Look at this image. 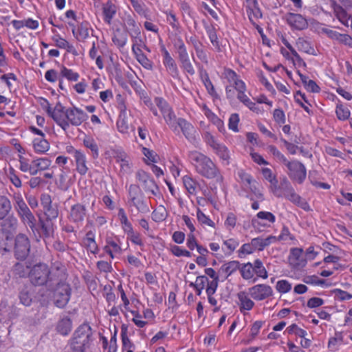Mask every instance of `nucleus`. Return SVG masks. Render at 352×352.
Instances as JSON below:
<instances>
[{
    "label": "nucleus",
    "mask_w": 352,
    "mask_h": 352,
    "mask_svg": "<svg viewBox=\"0 0 352 352\" xmlns=\"http://www.w3.org/2000/svg\"><path fill=\"white\" fill-rule=\"evenodd\" d=\"M43 101L47 104V113L65 131L70 125L78 126L88 118V115L77 107L66 108L61 103L58 102L55 107L52 109L46 99H43Z\"/></svg>",
    "instance_id": "obj_1"
},
{
    "label": "nucleus",
    "mask_w": 352,
    "mask_h": 352,
    "mask_svg": "<svg viewBox=\"0 0 352 352\" xmlns=\"http://www.w3.org/2000/svg\"><path fill=\"white\" fill-rule=\"evenodd\" d=\"M188 158L198 174L206 179L222 182L223 176L220 169L209 157L199 151H192L188 153Z\"/></svg>",
    "instance_id": "obj_2"
},
{
    "label": "nucleus",
    "mask_w": 352,
    "mask_h": 352,
    "mask_svg": "<svg viewBox=\"0 0 352 352\" xmlns=\"http://www.w3.org/2000/svg\"><path fill=\"white\" fill-rule=\"evenodd\" d=\"M93 331L87 323L80 324L73 333L67 352H86L92 342Z\"/></svg>",
    "instance_id": "obj_3"
},
{
    "label": "nucleus",
    "mask_w": 352,
    "mask_h": 352,
    "mask_svg": "<svg viewBox=\"0 0 352 352\" xmlns=\"http://www.w3.org/2000/svg\"><path fill=\"white\" fill-rule=\"evenodd\" d=\"M128 204L129 206L136 208L138 212L146 214L150 212L148 205L140 186L131 184L128 188Z\"/></svg>",
    "instance_id": "obj_4"
},
{
    "label": "nucleus",
    "mask_w": 352,
    "mask_h": 352,
    "mask_svg": "<svg viewBox=\"0 0 352 352\" xmlns=\"http://www.w3.org/2000/svg\"><path fill=\"white\" fill-rule=\"evenodd\" d=\"M14 208L21 221L29 227L33 232L36 230V218L31 212L21 195L16 196Z\"/></svg>",
    "instance_id": "obj_5"
},
{
    "label": "nucleus",
    "mask_w": 352,
    "mask_h": 352,
    "mask_svg": "<svg viewBox=\"0 0 352 352\" xmlns=\"http://www.w3.org/2000/svg\"><path fill=\"white\" fill-rule=\"evenodd\" d=\"M50 275L51 272L48 265L38 263L31 268L30 280L35 286H43L52 280Z\"/></svg>",
    "instance_id": "obj_6"
},
{
    "label": "nucleus",
    "mask_w": 352,
    "mask_h": 352,
    "mask_svg": "<svg viewBox=\"0 0 352 352\" xmlns=\"http://www.w3.org/2000/svg\"><path fill=\"white\" fill-rule=\"evenodd\" d=\"M30 241L25 234H19L14 239V256L17 260H25L29 255Z\"/></svg>",
    "instance_id": "obj_7"
},
{
    "label": "nucleus",
    "mask_w": 352,
    "mask_h": 352,
    "mask_svg": "<svg viewBox=\"0 0 352 352\" xmlns=\"http://www.w3.org/2000/svg\"><path fill=\"white\" fill-rule=\"evenodd\" d=\"M72 289L66 283H58L54 292V304L59 308L65 307L69 302L71 297Z\"/></svg>",
    "instance_id": "obj_8"
},
{
    "label": "nucleus",
    "mask_w": 352,
    "mask_h": 352,
    "mask_svg": "<svg viewBox=\"0 0 352 352\" xmlns=\"http://www.w3.org/2000/svg\"><path fill=\"white\" fill-rule=\"evenodd\" d=\"M288 169V176L289 178L298 182L302 184L307 177V169L305 165L299 161H288L285 164Z\"/></svg>",
    "instance_id": "obj_9"
},
{
    "label": "nucleus",
    "mask_w": 352,
    "mask_h": 352,
    "mask_svg": "<svg viewBox=\"0 0 352 352\" xmlns=\"http://www.w3.org/2000/svg\"><path fill=\"white\" fill-rule=\"evenodd\" d=\"M87 207L80 203L72 205L68 214L69 221L78 227L81 226L87 217Z\"/></svg>",
    "instance_id": "obj_10"
},
{
    "label": "nucleus",
    "mask_w": 352,
    "mask_h": 352,
    "mask_svg": "<svg viewBox=\"0 0 352 352\" xmlns=\"http://www.w3.org/2000/svg\"><path fill=\"white\" fill-rule=\"evenodd\" d=\"M137 179L143 185L146 192H151L154 196L160 195V189L154 179L145 171L140 170L136 173Z\"/></svg>",
    "instance_id": "obj_11"
},
{
    "label": "nucleus",
    "mask_w": 352,
    "mask_h": 352,
    "mask_svg": "<svg viewBox=\"0 0 352 352\" xmlns=\"http://www.w3.org/2000/svg\"><path fill=\"white\" fill-rule=\"evenodd\" d=\"M237 175L240 179L241 182L255 195V197L261 200L263 199V195L257 187L258 183L254 180L252 176L245 172L244 170H239L237 172Z\"/></svg>",
    "instance_id": "obj_12"
},
{
    "label": "nucleus",
    "mask_w": 352,
    "mask_h": 352,
    "mask_svg": "<svg viewBox=\"0 0 352 352\" xmlns=\"http://www.w3.org/2000/svg\"><path fill=\"white\" fill-rule=\"evenodd\" d=\"M250 296L255 300H263L273 295L272 288L266 284H258L248 289Z\"/></svg>",
    "instance_id": "obj_13"
},
{
    "label": "nucleus",
    "mask_w": 352,
    "mask_h": 352,
    "mask_svg": "<svg viewBox=\"0 0 352 352\" xmlns=\"http://www.w3.org/2000/svg\"><path fill=\"white\" fill-rule=\"evenodd\" d=\"M283 19L292 29L302 30L308 26L307 19L300 14L288 12L283 16Z\"/></svg>",
    "instance_id": "obj_14"
},
{
    "label": "nucleus",
    "mask_w": 352,
    "mask_h": 352,
    "mask_svg": "<svg viewBox=\"0 0 352 352\" xmlns=\"http://www.w3.org/2000/svg\"><path fill=\"white\" fill-rule=\"evenodd\" d=\"M163 56V64L167 72L174 78L179 76V69L175 60L173 58L164 46L161 48Z\"/></svg>",
    "instance_id": "obj_15"
},
{
    "label": "nucleus",
    "mask_w": 352,
    "mask_h": 352,
    "mask_svg": "<svg viewBox=\"0 0 352 352\" xmlns=\"http://www.w3.org/2000/svg\"><path fill=\"white\" fill-rule=\"evenodd\" d=\"M106 245L104 250L111 258H113L116 255L120 254L122 252L121 248L122 242L117 236H107L105 239Z\"/></svg>",
    "instance_id": "obj_16"
},
{
    "label": "nucleus",
    "mask_w": 352,
    "mask_h": 352,
    "mask_svg": "<svg viewBox=\"0 0 352 352\" xmlns=\"http://www.w3.org/2000/svg\"><path fill=\"white\" fill-rule=\"evenodd\" d=\"M179 127L186 138L192 143H196V130L195 127L185 119L179 118L177 120V129Z\"/></svg>",
    "instance_id": "obj_17"
},
{
    "label": "nucleus",
    "mask_w": 352,
    "mask_h": 352,
    "mask_svg": "<svg viewBox=\"0 0 352 352\" xmlns=\"http://www.w3.org/2000/svg\"><path fill=\"white\" fill-rule=\"evenodd\" d=\"M283 196L294 204L298 206L302 200V197L298 195L291 183L288 179H283Z\"/></svg>",
    "instance_id": "obj_18"
},
{
    "label": "nucleus",
    "mask_w": 352,
    "mask_h": 352,
    "mask_svg": "<svg viewBox=\"0 0 352 352\" xmlns=\"http://www.w3.org/2000/svg\"><path fill=\"white\" fill-rule=\"evenodd\" d=\"M331 5L333 10L335 16L339 21L344 25L349 27L352 17L348 14L346 10V8H344L342 6L339 5L334 1H331Z\"/></svg>",
    "instance_id": "obj_19"
},
{
    "label": "nucleus",
    "mask_w": 352,
    "mask_h": 352,
    "mask_svg": "<svg viewBox=\"0 0 352 352\" xmlns=\"http://www.w3.org/2000/svg\"><path fill=\"white\" fill-rule=\"evenodd\" d=\"M223 78L235 90L245 85V82L240 78L239 76L232 69L225 68L223 72Z\"/></svg>",
    "instance_id": "obj_20"
},
{
    "label": "nucleus",
    "mask_w": 352,
    "mask_h": 352,
    "mask_svg": "<svg viewBox=\"0 0 352 352\" xmlns=\"http://www.w3.org/2000/svg\"><path fill=\"white\" fill-rule=\"evenodd\" d=\"M204 26L207 33V35L214 47V50L218 52H222V45L220 43L217 34V30L213 24H208L204 22Z\"/></svg>",
    "instance_id": "obj_21"
},
{
    "label": "nucleus",
    "mask_w": 352,
    "mask_h": 352,
    "mask_svg": "<svg viewBox=\"0 0 352 352\" xmlns=\"http://www.w3.org/2000/svg\"><path fill=\"white\" fill-rule=\"evenodd\" d=\"M240 263L238 261H230L223 264L218 273L224 279H227L230 275L240 269Z\"/></svg>",
    "instance_id": "obj_22"
},
{
    "label": "nucleus",
    "mask_w": 352,
    "mask_h": 352,
    "mask_svg": "<svg viewBox=\"0 0 352 352\" xmlns=\"http://www.w3.org/2000/svg\"><path fill=\"white\" fill-rule=\"evenodd\" d=\"M54 42L55 45L60 48L65 50L68 53L73 54L74 56H78V53L75 47L69 43L66 39L63 38L59 34H55L52 38Z\"/></svg>",
    "instance_id": "obj_23"
},
{
    "label": "nucleus",
    "mask_w": 352,
    "mask_h": 352,
    "mask_svg": "<svg viewBox=\"0 0 352 352\" xmlns=\"http://www.w3.org/2000/svg\"><path fill=\"white\" fill-rule=\"evenodd\" d=\"M249 292L247 293L245 291H241L236 294L239 299V306L241 312H243V311H250L254 307L255 303L249 297Z\"/></svg>",
    "instance_id": "obj_24"
},
{
    "label": "nucleus",
    "mask_w": 352,
    "mask_h": 352,
    "mask_svg": "<svg viewBox=\"0 0 352 352\" xmlns=\"http://www.w3.org/2000/svg\"><path fill=\"white\" fill-rule=\"evenodd\" d=\"M90 31L93 32L88 21H84L77 25L76 35H73L78 41H85L89 37Z\"/></svg>",
    "instance_id": "obj_25"
},
{
    "label": "nucleus",
    "mask_w": 352,
    "mask_h": 352,
    "mask_svg": "<svg viewBox=\"0 0 352 352\" xmlns=\"http://www.w3.org/2000/svg\"><path fill=\"white\" fill-rule=\"evenodd\" d=\"M30 265L27 262H17L12 267V274L19 278L30 277Z\"/></svg>",
    "instance_id": "obj_26"
},
{
    "label": "nucleus",
    "mask_w": 352,
    "mask_h": 352,
    "mask_svg": "<svg viewBox=\"0 0 352 352\" xmlns=\"http://www.w3.org/2000/svg\"><path fill=\"white\" fill-rule=\"evenodd\" d=\"M76 165V170L82 176L85 175L89 171L87 157L84 152L81 151L74 158Z\"/></svg>",
    "instance_id": "obj_27"
},
{
    "label": "nucleus",
    "mask_w": 352,
    "mask_h": 352,
    "mask_svg": "<svg viewBox=\"0 0 352 352\" xmlns=\"http://www.w3.org/2000/svg\"><path fill=\"white\" fill-rule=\"evenodd\" d=\"M83 244L87 252L93 254H98L99 248L95 240V233L92 230L87 232L83 239Z\"/></svg>",
    "instance_id": "obj_28"
},
{
    "label": "nucleus",
    "mask_w": 352,
    "mask_h": 352,
    "mask_svg": "<svg viewBox=\"0 0 352 352\" xmlns=\"http://www.w3.org/2000/svg\"><path fill=\"white\" fill-rule=\"evenodd\" d=\"M199 76L202 82L208 91V93L214 98H218L219 95L217 93L214 87L209 78L208 74L206 70L203 69V67L199 68Z\"/></svg>",
    "instance_id": "obj_29"
},
{
    "label": "nucleus",
    "mask_w": 352,
    "mask_h": 352,
    "mask_svg": "<svg viewBox=\"0 0 352 352\" xmlns=\"http://www.w3.org/2000/svg\"><path fill=\"white\" fill-rule=\"evenodd\" d=\"M56 331L62 336H67L72 329V321L68 316H63L57 322Z\"/></svg>",
    "instance_id": "obj_30"
},
{
    "label": "nucleus",
    "mask_w": 352,
    "mask_h": 352,
    "mask_svg": "<svg viewBox=\"0 0 352 352\" xmlns=\"http://www.w3.org/2000/svg\"><path fill=\"white\" fill-rule=\"evenodd\" d=\"M275 239V236L270 235L265 239H263L261 237L254 238L251 240V242L254 250L263 251L271 243H274Z\"/></svg>",
    "instance_id": "obj_31"
},
{
    "label": "nucleus",
    "mask_w": 352,
    "mask_h": 352,
    "mask_svg": "<svg viewBox=\"0 0 352 352\" xmlns=\"http://www.w3.org/2000/svg\"><path fill=\"white\" fill-rule=\"evenodd\" d=\"M125 27L132 38L140 37V29L135 20L131 16L125 19Z\"/></svg>",
    "instance_id": "obj_32"
},
{
    "label": "nucleus",
    "mask_w": 352,
    "mask_h": 352,
    "mask_svg": "<svg viewBox=\"0 0 352 352\" xmlns=\"http://www.w3.org/2000/svg\"><path fill=\"white\" fill-rule=\"evenodd\" d=\"M50 220H43L41 218H39L38 224L41 229V236L44 239V240L50 239L54 236V228L53 225L50 222Z\"/></svg>",
    "instance_id": "obj_33"
},
{
    "label": "nucleus",
    "mask_w": 352,
    "mask_h": 352,
    "mask_svg": "<svg viewBox=\"0 0 352 352\" xmlns=\"http://www.w3.org/2000/svg\"><path fill=\"white\" fill-rule=\"evenodd\" d=\"M212 150L222 161L223 164L226 165H228L230 164V153L229 149L226 145L220 143Z\"/></svg>",
    "instance_id": "obj_34"
},
{
    "label": "nucleus",
    "mask_w": 352,
    "mask_h": 352,
    "mask_svg": "<svg viewBox=\"0 0 352 352\" xmlns=\"http://www.w3.org/2000/svg\"><path fill=\"white\" fill-rule=\"evenodd\" d=\"M112 41L119 49L123 48L127 43V34L120 29H116L112 36Z\"/></svg>",
    "instance_id": "obj_35"
},
{
    "label": "nucleus",
    "mask_w": 352,
    "mask_h": 352,
    "mask_svg": "<svg viewBox=\"0 0 352 352\" xmlns=\"http://www.w3.org/2000/svg\"><path fill=\"white\" fill-rule=\"evenodd\" d=\"M256 219L254 218L252 220V224L254 227L261 225L258 221V219L265 220L270 223H274L276 221V217L274 214L267 211H260L256 214Z\"/></svg>",
    "instance_id": "obj_36"
},
{
    "label": "nucleus",
    "mask_w": 352,
    "mask_h": 352,
    "mask_svg": "<svg viewBox=\"0 0 352 352\" xmlns=\"http://www.w3.org/2000/svg\"><path fill=\"white\" fill-rule=\"evenodd\" d=\"M303 250L299 248H294L290 250L289 259L293 261L295 266H304L306 261L302 258Z\"/></svg>",
    "instance_id": "obj_37"
},
{
    "label": "nucleus",
    "mask_w": 352,
    "mask_h": 352,
    "mask_svg": "<svg viewBox=\"0 0 352 352\" xmlns=\"http://www.w3.org/2000/svg\"><path fill=\"white\" fill-rule=\"evenodd\" d=\"M166 123L173 131H177V118L172 107L168 108L166 111L162 113Z\"/></svg>",
    "instance_id": "obj_38"
},
{
    "label": "nucleus",
    "mask_w": 352,
    "mask_h": 352,
    "mask_svg": "<svg viewBox=\"0 0 352 352\" xmlns=\"http://www.w3.org/2000/svg\"><path fill=\"white\" fill-rule=\"evenodd\" d=\"M52 164V160L47 157H39L32 160V166L36 170V175L40 172L47 170Z\"/></svg>",
    "instance_id": "obj_39"
},
{
    "label": "nucleus",
    "mask_w": 352,
    "mask_h": 352,
    "mask_svg": "<svg viewBox=\"0 0 352 352\" xmlns=\"http://www.w3.org/2000/svg\"><path fill=\"white\" fill-rule=\"evenodd\" d=\"M12 209L10 199L3 195H0V221L8 216Z\"/></svg>",
    "instance_id": "obj_40"
},
{
    "label": "nucleus",
    "mask_w": 352,
    "mask_h": 352,
    "mask_svg": "<svg viewBox=\"0 0 352 352\" xmlns=\"http://www.w3.org/2000/svg\"><path fill=\"white\" fill-rule=\"evenodd\" d=\"M19 168L23 173H29L30 175H36V170L32 166V160H30L23 156H19Z\"/></svg>",
    "instance_id": "obj_41"
},
{
    "label": "nucleus",
    "mask_w": 352,
    "mask_h": 352,
    "mask_svg": "<svg viewBox=\"0 0 352 352\" xmlns=\"http://www.w3.org/2000/svg\"><path fill=\"white\" fill-rule=\"evenodd\" d=\"M116 13V8L111 1H108L103 7L104 21L111 24V20Z\"/></svg>",
    "instance_id": "obj_42"
},
{
    "label": "nucleus",
    "mask_w": 352,
    "mask_h": 352,
    "mask_svg": "<svg viewBox=\"0 0 352 352\" xmlns=\"http://www.w3.org/2000/svg\"><path fill=\"white\" fill-rule=\"evenodd\" d=\"M84 146L89 149L91 156L94 159H96L99 156V148L96 141L91 137H87L83 140Z\"/></svg>",
    "instance_id": "obj_43"
},
{
    "label": "nucleus",
    "mask_w": 352,
    "mask_h": 352,
    "mask_svg": "<svg viewBox=\"0 0 352 352\" xmlns=\"http://www.w3.org/2000/svg\"><path fill=\"white\" fill-rule=\"evenodd\" d=\"M296 47L300 52L307 53L308 54H314L315 50L311 46L310 43L303 38H298L296 41Z\"/></svg>",
    "instance_id": "obj_44"
},
{
    "label": "nucleus",
    "mask_w": 352,
    "mask_h": 352,
    "mask_svg": "<svg viewBox=\"0 0 352 352\" xmlns=\"http://www.w3.org/2000/svg\"><path fill=\"white\" fill-rule=\"evenodd\" d=\"M246 12L249 18V20L252 25H256L255 20L262 18V12L258 7V4L252 7L246 8Z\"/></svg>",
    "instance_id": "obj_45"
},
{
    "label": "nucleus",
    "mask_w": 352,
    "mask_h": 352,
    "mask_svg": "<svg viewBox=\"0 0 352 352\" xmlns=\"http://www.w3.org/2000/svg\"><path fill=\"white\" fill-rule=\"evenodd\" d=\"M33 146L36 153H44L50 149L49 142L44 138H35Z\"/></svg>",
    "instance_id": "obj_46"
},
{
    "label": "nucleus",
    "mask_w": 352,
    "mask_h": 352,
    "mask_svg": "<svg viewBox=\"0 0 352 352\" xmlns=\"http://www.w3.org/2000/svg\"><path fill=\"white\" fill-rule=\"evenodd\" d=\"M182 180L184 186L188 192L191 195H195L197 192V182L188 175L184 176Z\"/></svg>",
    "instance_id": "obj_47"
},
{
    "label": "nucleus",
    "mask_w": 352,
    "mask_h": 352,
    "mask_svg": "<svg viewBox=\"0 0 352 352\" xmlns=\"http://www.w3.org/2000/svg\"><path fill=\"white\" fill-rule=\"evenodd\" d=\"M254 272L258 277L266 279L268 276L267 272L260 259H256L252 263Z\"/></svg>",
    "instance_id": "obj_48"
},
{
    "label": "nucleus",
    "mask_w": 352,
    "mask_h": 352,
    "mask_svg": "<svg viewBox=\"0 0 352 352\" xmlns=\"http://www.w3.org/2000/svg\"><path fill=\"white\" fill-rule=\"evenodd\" d=\"M337 118L340 120H346L350 118L351 112L348 107L342 104H337L336 108Z\"/></svg>",
    "instance_id": "obj_49"
},
{
    "label": "nucleus",
    "mask_w": 352,
    "mask_h": 352,
    "mask_svg": "<svg viewBox=\"0 0 352 352\" xmlns=\"http://www.w3.org/2000/svg\"><path fill=\"white\" fill-rule=\"evenodd\" d=\"M239 270L242 278L245 280H250L254 277V267L252 263L250 262L243 264Z\"/></svg>",
    "instance_id": "obj_50"
},
{
    "label": "nucleus",
    "mask_w": 352,
    "mask_h": 352,
    "mask_svg": "<svg viewBox=\"0 0 352 352\" xmlns=\"http://www.w3.org/2000/svg\"><path fill=\"white\" fill-rule=\"evenodd\" d=\"M60 75L62 77L65 78L69 81H77L80 77L78 72H76L71 69H68L65 66H62L60 68Z\"/></svg>",
    "instance_id": "obj_51"
},
{
    "label": "nucleus",
    "mask_w": 352,
    "mask_h": 352,
    "mask_svg": "<svg viewBox=\"0 0 352 352\" xmlns=\"http://www.w3.org/2000/svg\"><path fill=\"white\" fill-rule=\"evenodd\" d=\"M164 14L166 16V21L175 31H179L181 26L178 19L172 11H166Z\"/></svg>",
    "instance_id": "obj_52"
},
{
    "label": "nucleus",
    "mask_w": 352,
    "mask_h": 352,
    "mask_svg": "<svg viewBox=\"0 0 352 352\" xmlns=\"http://www.w3.org/2000/svg\"><path fill=\"white\" fill-rule=\"evenodd\" d=\"M18 221L14 216H8L7 218L3 219L1 226L3 228L8 231L14 230L17 226Z\"/></svg>",
    "instance_id": "obj_53"
},
{
    "label": "nucleus",
    "mask_w": 352,
    "mask_h": 352,
    "mask_svg": "<svg viewBox=\"0 0 352 352\" xmlns=\"http://www.w3.org/2000/svg\"><path fill=\"white\" fill-rule=\"evenodd\" d=\"M7 176L10 179V182L16 187L21 188L22 186V182L19 177L16 174L15 169L10 166L7 173Z\"/></svg>",
    "instance_id": "obj_54"
},
{
    "label": "nucleus",
    "mask_w": 352,
    "mask_h": 352,
    "mask_svg": "<svg viewBox=\"0 0 352 352\" xmlns=\"http://www.w3.org/2000/svg\"><path fill=\"white\" fill-rule=\"evenodd\" d=\"M43 209V212L46 216V220L52 221L56 219L58 216V210L56 205L51 204Z\"/></svg>",
    "instance_id": "obj_55"
},
{
    "label": "nucleus",
    "mask_w": 352,
    "mask_h": 352,
    "mask_svg": "<svg viewBox=\"0 0 352 352\" xmlns=\"http://www.w3.org/2000/svg\"><path fill=\"white\" fill-rule=\"evenodd\" d=\"M197 218L199 222L204 226H208L212 228H214V223L206 216L199 208L197 210Z\"/></svg>",
    "instance_id": "obj_56"
},
{
    "label": "nucleus",
    "mask_w": 352,
    "mask_h": 352,
    "mask_svg": "<svg viewBox=\"0 0 352 352\" xmlns=\"http://www.w3.org/2000/svg\"><path fill=\"white\" fill-rule=\"evenodd\" d=\"M121 338L123 349L134 348V344L127 336V328L124 325L121 328Z\"/></svg>",
    "instance_id": "obj_57"
},
{
    "label": "nucleus",
    "mask_w": 352,
    "mask_h": 352,
    "mask_svg": "<svg viewBox=\"0 0 352 352\" xmlns=\"http://www.w3.org/2000/svg\"><path fill=\"white\" fill-rule=\"evenodd\" d=\"M284 179H288L285 176H283V177H280V184H277L272 186H270V191L276 197H283V182Z\"/></svg>",
    "instance_id": "obj_58"
},
{
    "label": "nucleus",
    "mask_w": 352,
    "mask_h": 352,
    "mask_svg": "<svg viewBox=\"0 0 352 352\" xmlns=\"http://www.w3.org/2000/svg\"><path fill=\"white\" fill-rule=\"evenodd\" d=\"M276 289L278 292L285 294L292 289V284L287 280H280L276 283Z\"/></svg>",
    "instance_id": "obj_59"
},
{
    "label": "nucleus",
    "mask_w": 352,
    "mask_h": 352,
    "mask_svg": "<svg viewBox=\"0 0 352 352\" xmlns=\"http://www.w3.org/2000/svg\"><path fill=\"white\" fill-rule=\"evenodd\" d=\"M19 300L21 304L25 306H30L32 303V298L27 287H25L19 292Z\"/></svg>",
    "instance_id": "obj_60"
},
{
    "label": "nucleus",
    "mask_w": 352,
    "mask_h": 352,
    "mask_svg": "<svg viewBox=\"0 0 352 352\" xmlns=\"http://www.w3.org/2000/svg\"><path fill=\"white\" fill-rule=\"evenodd\" d=\"M295 240V237L289 232V228L287 226H283L280 234L278 236H276L275 242L278 241H287V240Z\"/></svg>",
    "instance_id": "obj_61"
},
{
    "label": "nucleus",
    "mask_w": 352,
    "mask_h": 352,
    "mask_svg": "<svg viewBox=\"0 0 352 352\" xmlns=\"http://www.w3.org/2000/svg\"><path fill=\"white\" fill-rule=\"evenodd\" d=\"M117 162L120 164V170L124 173H127L130 170L129 161L126 160L124 154H121L116 158Z\"/></svg>",
    "instance_id": "obj_62"
},
{
    "label": "nucleus",
    "mask_w": 352,
    "mask_h": 352,
    "mask_svg": "<svg viewBox=\"0 0 352 352\" xmlns=\"http://www.w3.org/2000/svg\"><path fill=\"white\" fill-rule=\"evenodd\" d=\"M136 60L144 69L148 70L153 69V63L145 54L139 55V57L137 58Z\"/></svg>",
    "instance_id": "obj_63"
},
{
    "label": "nucleus",
    "mask_w": 352,
    "mask_h": 352,
    "mask_svg": "<svg viewBox=\"0 0 352 352\" xmlns=\"http://www.w3.org/2000/svg\"><path fill=\"white\" fill-rule=\"evenodd\" d=\"M302 281L306 284L313 285H321L325 283L324 280L320 279L316 275L305 276Z\"/></svg>",
    "instance_id": "obj_64"
}]
</instances>
